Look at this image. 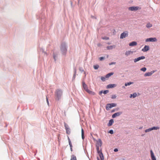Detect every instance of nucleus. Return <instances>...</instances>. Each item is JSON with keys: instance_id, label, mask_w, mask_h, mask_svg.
I'll use <instances>...</instances> for the list:
<instances>
[{"instance_id": "c756f323", "label": "nucleus", "mask_w": 160, "mask_h": 160, "mask_svg": "<svg viewBox=\"0 0 160 160\" xmlns=\"http://www.w3.org/2000/svg\"><path fill=\"white\" fill-rule=\"evenodd\" d=\"M146 70V68H143L141 69V70L143 72H145Z\"/></svg>"}, {"instance_id": "4468645a", "label": "nucleus", "mask_w": 160, "mask_h": 160, "mask_svg": "<svg viewBox=\"0 0 160 160\" xmlns=\"http://www.w3.org/2000/svg\"><path fill=\"white\" fill-rule=\"evenodd\" d=\"M111 105L110 103L108 104L106 106V109L107 110H109L112 108Z\"/></svg>"}, {"instance_id": "9b49d317", "label": "nucleus", "mask_w": 160, "mask_h": 160, "mask_svg": "<svg viewBox=\"0 0 160 160\" xmlns=\"http://www.w3.org/2000/svg\"><path fill=\"white\" fill-rule=\"evenodd\" d=\"M122 114V112H119L115 113L114 114L112 115V118H115L117 116H118Z\"/></svg>"}, {"instance_id": "37998d69", "label": "nucleus", "mask_w": 160, "mask_h": 160, "mask_svg": "<svg viewBox=\"0 0 160 160\" xmlns=\"http://www.w3.org/2000/svg\"><path fill=\"white\" fill-rule=\"evenodd\" d=\"M122 88H125V87H124V86H123L122 87Z\"/></svg>"}, {"instance_id": "b1692460", "label": "nucleus", "mask_w": 160, "mask_h": 160, "mask_svg": "<svg viewBox=\"0 0 160 160\" xmlns=\"http://www.w3.org/2000/svg\"><path fill=\"white\" fill-rule=\"evenodd\" d=\"M151 129L152 130H158L159 129V127H153L151 128Z\"/></svg>"}, {"instance_id": "412c9836", "label": "nucleus", "mask_w": 160, "mask_h": 160, "mask_svg": "<svg viewBox=\"0 0 160 160\" xmlns=\"http://www.w3.org/2000/svg\"><path fill=\"white\" fill-rule=\"evenodd\" d=\"M61 50L64 51L65 52L66 51L67 49L65 45H64L63 46H62Z\"/></svg>"}, {"instance_id": "0eeeda50", "label": "nucleus", "mask_w": 160, "mask_h": 160, "mask_svg": "<svg viewBox=\"0 0 160 160\" xmlns=\"http://www.w3.org/2000/svg\"><path fill=\"white\" fill-rule=\"evenodd\" d=\"M145 58V57L144 56H141L139 57H138L136 58H135L134 59V62H136L137 61H138L140 60L141 59H143Z\"/></svg>"}, {"instance_id": "a19ab883", "label": "nucleus", "mask_w": 160, "mask_h": 160, "mask_svg": "<svg viewBox=\"0 0 160 160\" xmlns=\"http://www.w3.org/2000/svg\"><path fill=\"white\" fill-rule=\"evenodd\" d=\"M118 149H117V148H115V149H114V151L115 152H117V151H118Z\"/></svg>"}, {"instance_id": "473e14b6", "label": "nucleus", "mask_w": 160, "mask_h": 160, "mask_svg": "<svg viewBox=\"0 0 160 160\" xmlns=\"http://www.w3.org/2000/svg\"><path fill=\"white\" fill-rule=\"evenodd\" d=\"M93 67H94V69H98V68H99V66L98 65H95V66H94Z\"/></svg>"}, {"instance_id": "dca6fc26", "label": "nucleus", "mask_w": 160, "mask_h": 160, "mask_svg": "<svg viewBox=\"0 0 160 160\" xmlns=\"http://www.w3.org/2000/svg\"><path fill=\"white\" fill-rule=\"evenodd\" d=\"M115 45H111V46H108L107 47V48L108 49L110 50V49H113V48H115Z\"/></svg>"}, {"instance_id": "6ab92c4d", "label": "nucleus", "mask_w": 160, "mask_h": 160, "mask_svg": "<svg viewBox=\"0 0 160 160\" xmlns=\"http://www.w3.org/2000/svg\"><path fill=\"white\" fill-rule=\"evenodd\" d=\"M137 95V93L135 92V93H133V94H131L130 95V98H132V97L133 98H135L136 97Z\"/></svg>"}, {"instance_id": "423d86ee", "label": "nucleus", "mask_w": 160, "mask_h": 160, "mask_svg": "<svg viewBox=\"0 0 160 160\" xmlns=\"http://www.w3.org/2000/svg\"><path fill=\"white\" fill-rule=\"evenodd\" d=\"M128 31H126L123 33H122L120 35V38L123 39L125 38L126 37L128 36Z\"/></svg>"}, {"instance_id": "e433bc0d", "label": "nucleus", "mask_w": 160, "mask_h": 160, "mask_svg": "<svg viewBox=\"0 0 160 160\" xmlns=\"http://www.w3.org/2000/svg\"><path fill=\"white\" fill-rule=\"evenodd\" d=\"M101 79L103 81H105V78L104 77H102L101 78Z\"/></svg>"}, {"instance_id": "f8f14e48", "label": "nucleus", "mask_w": 160, "mask_h": 160, "mask_svg": "<svg viewBox=\"0 0 160 160\" xmlns=\"http://www.w3.org/2000/svg\"><path fill=\"white\" fill-rule=\"evenodd\" d=\"M116 86V85L115 84H109L107 85V88H112Z\"/></svg>"}, {"instance_id": "ea45409f", "label": "nucleus", "mask_w": 160, "mask_h": 160, "mask_svg": "<svg viewBox=\"0 0 160 160\" xmlns=\"http://www.w3.org/2000/svg\"><path fill=\"white\" fill-rule=\"evenodd\" d=\"M46 99H47V102L48 104V105L49 103V102H48V98H47Z\"/></svg>"}, {"instance_id": "4be33fe9", "label": "nucleus", "mask_w": 160, "mask_h": 160, "mask_svg": "<svg viewBox=\"0 0 160 160\" xmlns=\"http://www.w3.org/2000/svg\"><path fill=\"white\" fill-rule=\"evenodd\" d=\"M71 160H77L76 157L74 155H72Z\"/></svg>"}, {"instance_id": "cd10ccee", "label": "nucleus", "mask_w": 160, "mask_h": 160, "mask_svg": "<svg viewBox=\"0 0 160 160\" xmlns=\"http://www.w3.org/2000/svg\"><path fill=\"white\" fill-rule=\"evenodd\" d=\"M102 39L106 40H108L109 39V38L108 37H106V36L103 37H102Z\"/></svg>"}, {"instance_id": "a18cd8bd", "label": "nucleus", "mask_w": 160, "mask_h": 160, "mask_svg": "<svg viewBox=\"0 0 160 160\" xmlns=\"http://www.w3.org/2000/svg\"><path fill=\"white\" fill-rule=\"evenodd\" d=\"M97 158L98 159V160H99L98 158Z\"/></svg>"}, {"instance_id": "393cba45", "label": "nucleus", "mask_w": 160, "mask_h": 160, "mask_svg": "<svg viewBox=\"0 0 160 160\" xmlns=\"http://www.w3.org/2000/svg\"><path fill=\"white\" fill-rule=\"evenodd\" d=\"M99 156L100 157L101 160H103L104 159V157L102 152H101L99 153Z\"/></svg>"}, {"instance_id": "f704fd0d", "label": "nucleus", "mask_w": 160, "mask_h": 160, "mask_svg": "<svg viewBox=\"0 0 160 160\" xmlns=\"http://www.w3.org/2000/svg\"><path fill=\"white\" fill-rule=\"evenodd\" d=\"M108 92V90H106L104 91L103 92V93L104 94H106Z\"/></svg>"}, {"instance_id": "39448f33", "label": "nucleus", "mask_w": 160, "mask_h": 160, "mask_svg": "<svg viewBox=\"0 0 160 160\" xmlns=\"http://www.w3.org/2000/svg\"><path fill=\"white\" fill-rule=\"evenodd\" d=\"M64 125L66 131V133L68 134H69L70 133V129L68 126L65 123H64Z\"/></svg>"}, {"instance_id": "1a4fd4ad", "label": "nucleus", "mask_w": 160, "mask_h": 160, "mask_svg": "<svg viewBox=\"0 0 160 160\" xmlns=\"http://www.w3.org/2000/svg\"><path fill=\"white\" fill-rule=\"evenodd\" d=\"M155 72V71H151L150 72H147L145 74L144 76L145 77L150 76L153 73Z\"/></svg>"}, {"instance_id": "bb28decb", "label": "nucleus", "mask_w": 160, "mask_h": 160, "mask_svg": "<svg viewBox=\"0 0 160 160\" xmlns=\"http://www.w3.org/2000/svg\"><path fill=\"white\" fill-rule=\"evenodd\" d=\"M133 83V82H127V83H126L125 84V86H127L128 85H129L132 84Z\"/></svg>"}, {"instance_id": "79ce46f5", "label": "nucleus", "mask_w": 160, "mask_h": 160, "mask_svg": "<svg viewBox=\"0 0 160 160\" xmlns=\"http://www.w3.org/2000/svg\"><path fill=\"white\" fill-rule=\"evenodd\" d=\"M72 147H70V149H71V151H72Z\"/></svg>"}, {"instance_id": "5701e85b", "label": "nucleus", "mask_w": 160, "mask_h": 160, "mask_svg": "<svg viewBox=\"0 0 160 160\" xmlns=\"http://www.w3.org/2000/svg\"><path fill=\"white\" fill-rule=\"evenodd\" d=\"M81 133H82V139H84V130L82 128L81 129Z\"/></svg>"}, {"instance_id": "c85d7f7f", "label": "nucleus", "mask_w": 160, "mask_h": 160, "mask_svg": "<svg viewBox=\"0 0 160 160\" xmlns=\"http://www.w3.org/2000/svg\"><path fill=\"white\" fill-rule=\"evenodd\" d=\"M152 131L151 128H148V129H146L145 130V132H149Z\"/></svg>"}, {"instance_id": "20e7f679", "label": "nucleus", "mask_w": 160, "mask_h": 160, "mask_svg": "<svg viewBox=\"0 0 160 160\" xmlns=\"http://www.w3.org/2000/svg\"><path fill=\"white\" fill-rule=\"evenodd\" d=\"M102 145V142L100 140H99L98 141V143L96 145L97 146V150L98 153H99L101 152L99 150V147L101 146Z\"/></svg>"}, {"instance_id": "6e6552de", "label": "nucleus", "mask_w": 160, "mask_h": 160, "mask_svg": "<svg viewBox=\"0 0 160 160\" xmlns=\"http://www.w3.org/2000/svg\"><path fill=\"white\" fill-rule=\"evenodd\" d=\"M157 41V39L156 38H150L147 39L146 40V42H155Z\"/></svg>"}, {"instance_id": "ddd939ff", "label": "nucleus", "mask_w": 160, "mask_h": 160, "mask_svg": "<svg viewBox=\"0 0 160 160\" xmlns=\"http://www.w3.org/2000/svg\"><path fill=\"white\" fill-rule=\"evenodd\" d=\"M151 157L152 160H156L152 150L150 151Z\"/></svg>"}, {"instance_id": "c03bdc74", "label": "nucleus", "mask_w": 160, "mask_h": 160, "mask_svg": "<svg viewBox=\"0 0 160 160\" xmlns=\"http://www.w3.org/2000/svg\"><path fill=\"white\" fill-rule=\"evenodd\" d=\"M102 91H101V93H102Z\"/></svg>"}, {"instance_id": "a211bd4d", "label": "nucleus", "mask_w": 160, "mask_h": 160, "mask_svg": "<svg viewBox=\"0 0 160 160\" xmlns=\"http://www.w3.org/2000/svg\"><path fill=\"white\" fill-rule=\"evenodd\" d=\"M132 53H133V52L132 51H127L125 53V55L127 56H128L129 55H130V54H132Z\"/></svg>"}, {"instance_id": "c9c22d12", "label": "nucleus", "mask_w": 160, "mask_h": 160, "mask_svg": "<svg viewBox=\"0 0 160 160\" xmlns=\"http://www.w3.org/2000/svg\"><path fill=\"white\" fill-rule=\"evenodd\" d=\"M109 133L111 134H112L113 133V131L112 130H111L109 131Z\"/></svg>"}, {"instance_id": "aec40b11", "label": "nucleus", "mask_w": 160, "mask_h": 160, "mask_svg": "<svg viewBox=\"0 0 160 160\" xmlns=\"http://www.w3.org/2000/svg\"><path fill=\"white\" fill-rule=\"evenodd\" d=\"M113 74H114L113 72H111V73H109L106 75L105 77L106 78H108L111 76L113 75Z\"/></svg>"}, {"instance_id": "f03ea898", "label": "nucleus", "mask_w": 160, "mask_h": 160, "mask_svg": "<svg viewBox=\"0 0 160 160\" xmlns=\"http://www.w3.org/2000/svg\"><path fill=\"white\" fill-rule=\"evenodd\" d=\"M82 83L83 88L87 92H88L89 93L93 95H94L95 94V93L94 92L90 91L88 89V86L84 82H83Z\"/></svg>"}, {"instance_id": "f257e3e1", "label": "nucleus", "mask_w": 160, "mask_h": 160, "mask_svg": "<svg viewBox=\"0 0 160 160\" xmlns=\"http://www.w3.org/2000/svg\"><path fill=\"white\" fill-rule=\"evenodd\" d=\"M62 93V91L61 89H57L56 90L55 92V96L56 100H59L60 99Z\"/></svg>"}, {"instance_id": "2f4dec72", "label": "nucleus", "mask_w": 160, "mask_h": 160, "mask_svg": "<svg viewBox=\"0 0 160 160\" xmlns=\"http://www.w3.org/2000/svg\"><path fill=\"white\" fill-rule=\"evenodd\" d=\"M68 140H69V145H70V147H72L71 142L70 140V139L69 138H68Z\"/></svg>"}, {"instance_id": "4c0bfd02", "label": "nucleus", "mask_w": 160, "mask_h": 160, "mask_svg": "<svg viewBox=\"0 0 160 160\" xmlns=\"http://www.w3.org/2000/svg\"><path fill=\"white\" fill-rule=\"evenodd\" d=\"M99 60L100 61H102L104 59V57H101L99 58Z\"/></svg>"}, {"instance_id": "7c9ffc66", "label": "nucleus", "mask_w": 160, "mask_h": 160, "mask_svg": "<svg viewBox=\"0 0 160 160\" xmlns=\"http://www.w3.org/2000/svg\"><path fill=\"white\" fill-rule=\"evenodd\" d=\"M110 104L111 105V107L112 108L113 107H115L117 105V104L116 103H110Z\"/></svg>"}, {"instance_id": "58836bf2", "label": "nucleus", "mask_w": 160, "mask_h": 160, "mask_svg": "<svg viewBox=\"0 0 160 160\" xmlns=\"http://www.w3.org/2000/svg\"><path fill=\"white\" fill-rule=\"evenodd\" d=\"M116 64L115 62H112L110 63H109V65H111L112 64Z\"/></svg>"}, {"instance_id": "7ed1b4c3", "label": "nucleus", "mask_w": 160, "mask_h": 160, "mask_svg": "<svg viewBox=\"0 0 160 160\" xmlns=\"http://www.w3.org/2000/svg\"><path fill=\"white\" fill-rule=\"evenodd\" d=\"M141 8L140 7L136 6V7H131L128 8V10L131 11H136L138 10L141 9Z\"/></svg>"}, {"instance_id": "72a5a7b5", "label": "nucleus", "mask_w": 160, "mask_h": 160, "mask_svg": "<svg viewBox=\"0 0 160 160\" xmlns=\"http://www.w3.org/2000/svg\"><path fill=\"white\" fill-rule=\"evenodd\" d=\"M116 98V95H112V98L113 99H115V98Z\"/></svg>"}, {"instance_id": "f3484780", "label": "nucleus", "mask_w": 160, "mask_h": 160, "mask_svg": "<svg viewBox=\"0 0 160 160\" xmlns=\"http://www.w3.org/2000/svg\"><path fill=\"white\" fill-rule=\"evenodd\" d=\"M113 122V120L112 119H111L110 121H109V122L108 124V126H111Z\"/></svg>"}, {"instance_id": "a878e982", "label": "nucleus", "mask_w": 160, "mask_h": 160, "mask_svg": "<svg viewBox=\"0 0 160 160\" xmlns=\"http://www.w3.org/2000/svg\"><path fill=\"white\" fill-rule=\"evenodd\" d=\"M152 26V25L150 23H148L146 25V27L147 28H150Z\"/></svg>"}, {"instance_id": "2eb2a0df", "label": "nucleus", "mask_w": 160, "mask_h": 160, "mask_svg": "<svg viewBox=\"0 0 160 160\" xmlns=\"http://www.w3.org/2000/svg\"><path fill=\"white\" fill-rule=\"evenodd\" d=\"M137 45V43L136 42H132L129 44V45L131 46H135Z\"/></svg>"}, {"instance_id": "9d476101", "label": "nucleus", "mask_w": 160, "mask_h": 160, "mask_svg": "<svg viewBox=\"0 0 160 160\" xmlns=\"http://www.w3.org/2000/svg\"><path fill=\"white\" fill-rule=\"evenodd\" d=\"M149 49V47L148 46L146 45L144 48L142 49V51L144 52H146Z\"/></svg>"}]
</instances>
